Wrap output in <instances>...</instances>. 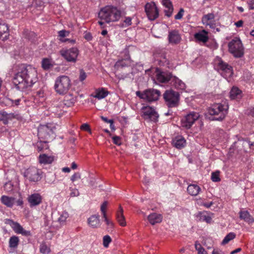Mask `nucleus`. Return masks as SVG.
<instances>
[{"mask_svg":"<svg viewBox=\"0 0 254 254\" xmlns=\"http://www.w3.org/2000/svg\"><path fill=\"white\" fill-rule=\"evenodd\" d=\"M126 11L123 8L113 5H108L102 8L98 13L99 17L106 22H116L121 17L125 16Z\"/></svg>","mask_w":254,"mask_h":254,"instance_id":"f03ea898","label":"nucleus"},{"mask_svg":"<svg viewBox=\"0 0 254 254\" xmlns=\"http://www.w3.org/2000/svg\"><path fill=\"white\" fill-rule=\"evenodd\" d=\"M47 140L40 141L37 142L36 146L38 151H41L44 149L48 148V145L47 144Z\"/></svg>","mask_w":254,"mask_h":254,"instance_id":"58836bf2","label":"nucleus"},{"mask_svg":"<svg viewBox=\"0 0 254 254\" xmlns=\"http://www.w3.org/2000/svg\"><path fill=\"white\" fill-rule=\"evenodd\" d=\"M103 244L104 247L108 248L109 244L111 242L112 239L109 235L104 236L103 239Z\"/></svg>","mask_w":254,"mask_h":254,"instance_id":"37998d69","label":"nucleus"},{"mask_svg":"<svg viewBox=\"0 0 254 254\" xmlns=\"http://www.w3.org/2000/svg\"><path fill=\"white\" fill-rule=\"evenodd\" d=\"M164 99L169 107H174L178 105L180 94L173 90H168L163 94Z\"/></svg>","mask_w":254,"mask_h":254,"instance_id":"0eeeda50","label":"nucleus"},{"mask_svg":"<svg viewBox=\"0 0 254 254\" xmlns=\"http://www.w3.org/2000/svg\"><path fill=\"white\" fill-rule=\"evenodd\" d=\"M214 68L225 78L231 77L233 73L230 64H214Z\"/></svg>","mask_w":254,"mask_h":254,"instance_id":"ddd939ff","label":"nucleus"},{"mask_svg":"<svg viewBox=\"0 0 254 254\" xmlns=\"http://www.w3.org/2000/svg\"><path fill=\"white\" fill-rule=\"evenodd\" d=\"M242 97V92L237 87H233L230 92L231 99H239Z\"/></svg>","mask_w":254,"mask_h":254,"instance_id":"bb28decb","label":"nucleus"},{"mask_svg":"<svg viewBox=\"0 0 254 254\" xmlns=\"http://www.w3.org/2000/svg\"><path fill=\"white\" fill-rule=\"evenodd\" d=\"M243 23H244L243 21L242 20H239L238 21L235 22V25L237 27H242L243 26Z\"/></svg>","mask_w":254,"mask_h":254,"instance_id":"69168bd1","label":"nucleus"},{"mask_svg":"<svg viewBox=\"0 0 254 254\" xmlns=\"http://www.w3.org/2000/svg\"><path fill=\"white\" fill-rule=\"evenodd\" d=\"M20 118L19 115L16 112L7 113L4 111L0 112V121L4 125H7L9 121L14 119L18 120Z\"/></svg>","mask_w":254,"mask_h":254,"instance_id":"2eb2a0df","label":"nucleus"},{"mask_svg":"<svg viewBox=\"0 0 254 254\" xmlns=\"http://www.w3.org/2000/svg\"><path fill=\"white\" fill-rule=\"evenodd\" d=\"M53 65V64H42V67L45 70H48Z\"/></svg>","mask_w":254,"mask_h":254,"instance_id":"e2e57ef3","label":"nucleus"},{"mask_svg":"<svg viewBox=\"0 0 254 254\" xmlns=\"http://www.w3.org/2000/svg\"><path fill=\"white\" fill-rule=\"evenodd\" d=\"M210 214L212 215V213L206 211L199 212L196 215V218L200 221H205L207 223H210L212 220V217L210 216Z\"/></svg>","mask_w":254,"mask_h":254,"instance_id":"5701e85b","label":"nucleus"},{"mask_svg":"<svg viewBox=\"0 0 254 254\" xmlns=\"http://www.w3.org/2000/svg\"><path fill=\"white\" fill-rule=\"evenodd\" d=\"M215 16L213 13H208L207 14L204 15L202 18V21L204 23L206 21L213 19L214 18Z\"/></svg>","mask_w":254,"mask_h":254,"instance_id":"c03bdc74","label":"nucleus"},{"mask_svg":"<svg viewBox=\"0 0 254 254\" xmlns=\"http://www.w3.org/2000/svg\"><path fill=\"white\" fill-rule=\"evenodd\" d=\"M195 248L196 250L197 251L198 254H207V252L201 246V245L197 242H195Z\"/></svg>","mask_w":254,"mask_h":254,"instance_id":"ea45409f","label":"nucleus"},{"mask_svg":"<svg viewBox=\"0 0 254 254\" xmlns=\"http://www.w3.org/2000/svg\"><path fill=\"white\" fill-rule=\"evenodd\" d=\"M84 38L88 41H90L92 39V36L89 32H86L84 36Z\"/></svg>","mask_w":254,"mask_h":254,"instance_id":"052dcab7","label":"nucleus"},{"mask_svg":"<svg viewBox=\"0 0 254 254\" xmlns=\"http://www.w3.org/2000/svg\"><path fill=\"white\" fill-rule=\"evenodd\" d=\"M228 103L226 100L221 103L213 104L208 108V113L214 116L211 120L222 121L228 114Z\"/></svg>","mask_w":254,"mask_h":254,"instance_id":"7ed1b4c3","label":"nucleus"},{"mask_svg":"<svg viewBox=\"0 0 254 254\" xmlns=\"http://www.w3.org/2000/svg\"><path fill=\"white\" fill-rule=\"evenodd\" d=\"M59 36L61 37H64L68 36L69 32L64 30H61L59 31Z\"/></svg>","mask_w":254,"mask_h":254,"instance_id":"5fc2aeb1","label":"nucleus"},{"mask_svg":"<svg viewBox=\"0 0 254 254\" xmlns=\"http://www.w3.org/2000/svg\"><path fill=\"white\" fill-rule=\"evenodd\" d=\"M19 242L18 238L16 236H12L10 237L9 241V246L10 248H15L18 246Z\"/></svg>","mask_w":254,"mask_h":254,"instance_id":"e433bc0d","label":"nucleus"},{"mask_svg":"<svg viewBox=\"0 0 254 254\" xmlns=\"http://www.w3.org/2000/svg\"><path fill=\"white\" fill-rule=\"evenodd\" d=\"M213 202L212 201H211L209 203H207V202H203L202 203V205L204 206V207H205L206 208H209L211 207V205H212L213 204Z\"/></svg>","mask_w":254,"mask_h":254,"instance_id":"0e129e2a","label":"nucleus"},{"mask_svg":"<svg viewBox=\"0 0 254 254\" xmlns=\"http://www.w3.org/2000/svg\"><path fill=\"white\" fill-rule=\"evenodd\" d=\"M37 76L36 70L29 64L21 72L15 74L12 82L18 90L23 91L32 86L37 81Z\"/></svg>","mask_w":254,"mask_h":254,"instance_id":"f257e3e1","label":"nucleus"},{"mask_svg":"<svg viewBox=\"0 0 254 254\" xmlns=\"http://www.w3.org/2000/svg\"><path fill=\"white\" fill-rule=\"evenodd\" d=\"M39 160L41 164H48L54 161V157L53 156H48L45 154H43L40 155Z\"/></svg>","mask_w":254,"mask_h":254,"instance_id":"c85d7f7f","label":"nucleus"},{"mask_svg":"<svg viewBox=\"0 0 254 254\" xmlns=\"http://www.w3.org/2000/svg\"><path fill=\"white\" fill-rule=\"evenodd\" d=\"M52 133V130L47 126H41L38 128V135L39 138L48 140Z\"/></svg>","mask_w":254,"mask_h":254,"instance_id":"f3484780","label":"nucleus"},{"mask_svg":"<svg viewBox=\"0 0 254 254\" xmlns=\"http://www.w3.org/2000/svg\"><path fill=\"white\" fill-rule=\"evenodd\" d=\"M194 37L197 41L205 43L208 40V32L206 30H203L201 31L196 33L194 35Z\"/></svg>","mask_w":254,"mask_h":254,"instance_id":"393cba45","label":"nucleus"},{"mask_svg":"<svg viewBox=\"0 0 254 254\" xmlns=\"http://www.w3.org/2000/svg\"><path fill=\"white\" fill-rule=\"evenodd\" d=\"M239 217L245 222L252 224L254 222V218L247 210H241L239 213Z\"/></svg>","mask_w":254,"mask_h":254,"instance_id":"4be33fe9","label":"nucleus"},{"mask_svg":"<svg viewBox=\"0 0 254 254\" xmlns=\"http://www.w3.org/2000/svg\"><path fill=\"white\" fill-rule=\"evenodd\" d=\"M220 172L217 171L215 172H213L211 174V180L214 182H218L220 181V178L219 177Z\"/></svg>","mask_w":254,"mask_h":254,"instance_id":"79ce46f5","label":"nucleus"},{"mask_svg":"<svg viewBox=\"0 0 254 254\" xmlns=\"http://www.w3.org/2000/svg\"><path fill=\"white\" fill-rule=\"evenodd\" d=\"M171 85L177 89L184 90L186 89V84L176 76H173L170 82Z\"/></svg>","mask_w":254,"mask_h":254,"instance_id":"412c9836","label":"nucleus"},{"mask_svg":"<svg viewBox=\"0 0 254 254\" xmlns=\"http://www.w3.org/2000/svg\"><path fill=\"white\" fill-rule=\"evenodd\" d=\"M200 190V187L197 185L191 184L190 185L187 189L188 193L192 196L197 195Z\"/></svg>","mask_w":254,"mask_h":254,"instance_id":"473e14b6","label":"nucleus"},{"mask_svg":"<svg viewBox=\"0 0 254 254\" xmlns=\"http://www.w3.org/2000/svg\"><path fill=\"white\" fill-rule=\"evenodd\" d=\"M229 51L235 58H241L244 55V47L240 39L235 38L228 44Z\"/></svg>","mask_w":254,"mask_h":254,"instance_id":"39448f33","label":"nucleus"},{"mask_svg":"<svg viewBox=\"0 0 254 254\" xmlns=\"http://www.w3.org/2000/svg\"><path fill=\"white\" fill-rule=\"evenodd\" d=\"M123 208L121 206H120L119 210L117 213L116 216L117 219L120 225L122 226H125L126 225V222L125 216L123 214Z\"/></svg>","mask_w":254,"mask_h":254,"instance_id":"c756f323","label":"nucleus"},{"mask_svg":"<svg viewBox=\"0 0 254 254\" xmlns=\"http://www.w3.org/2000/svg\"><path fill=\"white\" fill-rule=\"evenodd\" d=\"M8 30V27L2 19H0V37L6 33Z\"/></svg>","mask_w":254,"mask_h":254,"instance_id":"c9c22d12","label":"nucleus"},{"mask_svg":"<svg viewBox=\"0 0 254 254\" xmlns=\"http://www.w3.org/2000/svg\"><path fill=\"white\" fill-rule=\"evenodd\" d=\"M103 218L104 219V221L105 222H106V224L109 226H110L111 227H113V223L112 221H110V220H109L107 217V215H105V217H103Z\"/></svg>","mask_w":254,"mask_h":254,"instance_id":"680f3d73","label":"nucleus"},{"mask_svg":"<svg viewBox=\"0 0 254 254\" xmlns=\"http://www.w3.org/2000/svg\"><path fill=\"white\" fill-rule=\"evenodd\" d=\"M68 217V213L66 211H63L60 214V216L57 218L56 221H57L61 225H63L65 222Z\"/></svg>","mask_w":254,"mask_h":254,"instance_id":"f704fd0d","label":"nucleus"},{"mask_svg":"<svg viewBox=\"0 0 254 254\" xmlns=\"http://www.w3.org/2000/svg\"><path fill=\"white\" fill-rule=\"evenodd\" d=\"M212 254H224V252L220 250H214Z\"/></svg>","mask_w":254,"mask_h":254,"instance_id":"338daca9","label":"nucleus"},{"mask_svg":"<svg viewBox=\"0 0 254 254\" xmlns=\"http://www.w3.org/2000/svg\"><path fill=\"white\" fill-rule=\"evenodd\" d=\"M145 11L150 20H154L158 17V10L154 2L147 3L145 5Z\"/></svg>","mask_w":254,"mask_h":254,"instance_id":"f8f14e48","label":"nucleus"},{"mask_svg":"<svg viewBox=\"0 0 254 254\" xmlns=\"http://www.w3.org/2000/svg\"><path fill=\"white\" fill-rule=\"evenodd\" d=\"M40 251L43 254H48L50 252V249L46 244H42L40 246Z\"/></svg>","mask_w":254,"mask_h":254,"instance_id":"49530a36","label":"nucleus"},{"mask_svg":"<svg viewBox=\"0 0 254 254\" xmlns=\"http://www.w3.org/2000/svg\"><path fill=\"white\" fill-rule=\"evenodd\" d=\"M149 222L152 225H155L156 223H160L162 220V216L160 214L153 213L148 216Z\"/></svg>","mask_w":254,"mask_h":254,"instance_id":"a878e982","label":"nucleus"},{"mask_svg":"<svg viewBox=\"0 0 254 254\" xmlns=\"http://www.w3.org/2000/svg\"><path fill=\"white\" fill-rule=\"evenodd\" d=\"M235 237L236 234L234 233H229L224 238L221 243L222 245H225L228 243L231 240H233Z\"/></svg>","mask_w":254,"mask_h":254,"instance_id":"4c0bfd02","label":"nucleus"},{"mask_svg":"<svg viewBox=\"0 0 254 254\" xmlns=\"http://www.w3.org/2000/svg\"><path fill=\"white\" fill-rule=\"evenodd\" d=\"M114 144L120 145L121 144V138L118 136H115L112 137Z\"/></svg>","mask_w":254,"mask_h":254,"instance_id":"6e6d98bb","label":"nucleus"},{"mask_svg":"<svg viewBox=\"0 0 254 254\" xmlns=\"http://www.w3.org/2000/svg\"><path fill=\"white\" fill-rule=\"evenodd\" d=\"M109 92L104 88L98 89L95 91V95L93 97L99 100L103 99L108 96Z\"/></svg>","mask_w":254,"mask_h":254,"instance_id":"72a5a7b5","label":"nucleus"},{"mask_svg":"<svg viewBox=\"0 0 254 254\" xmlns=\"http://www.w3.org/2000/svg\"><path fill=\"white\" fill-rule=\"evenodd\" d=\"M79 192L77 189H72L71 190V192L70 193V196L71 197L77 196L79 195Z\"/></svg>","mask_w":254,"mask_h":254,"instance_id":"bf43d9fd","label":"nucleus"},{"mask_svg":"<svg viewBox=\"0 0 254 254\" xmlns=\"http://www.w3.org/2000/svg\"><path fill=\"white\" fill-rule=\"evenodd\" d=\"M42 197L39 193H33L29 195L28 201L30 207H33L39 205L42 202Z\"/></svg>","mask_w":254,"mask_h":254,"instance_id":"6ab92c4d","label":"nucleus"},{"mask_svg":"<svg viewBox=\"0 0 254 254\" xmlns=\"http://www.w3.org/2000/svg\"><path fill=\"white\" fill-rule=\"evenodd\" d=\"M71 86L69 77L66 75L58 77L55 82L54 88L56 92L60 95L66 94Z\"/></svg>","mask_w":254,"mask_h":254,"instance_id":"20e7f679","label":"nucleus"},{"mask_svg":"<svg viewBox=\"0 0 254 254\" xmlns=\"http://www.w3.org/2000/svg\"><path fill=\"white\" fill-rule=\"evenodd\" d=\"M199 117V115L198 113L194 112L190 113L182 119L181 122L182 127L187 129L190 128Z\"/></svg>","mask_w":254,"mask_h":254,"instance_id":"1a4fd4ad","label":"nucleus"},{"mask_svg":"<svg viewBox=\"0 0 254 254\" xmlns=\"http://www.w3.org/2000/svg\"><path fill=\"white\" fill-rule=\"evenodd\" d=\"M132 18L130 17H125V19L123 22V27H127L131 25Z\"/></svg>","mask_w":254,"mask_h":254,"instance_id":"de8ad7c7","label":"nucleus"},{"mask_svg":"<svg viewBox=\"0 0 254 254\" xmlns=\"http://www.w3.org/2000/svg\"><path fill=\"white\" fill-rule=\"evenodd\" d=\"M61 55L68 62H75L79 51L76 48H72L67 50H61Z\"/></svg>","mask_w":254,"mask_h":254,"instance_id":"9b49d317","label":"nucleus"},{"mask_svg":"<svg viewBox=\"0 0 254 254\" xmlns=\"http://www.w3.org/2000/svg\"><path fill=\"white\" fill-rule=\"evenodd\" d=\"M4 223L10 225L15 232L17 234H21L23 236H28L30 235V232L25 230L17 222H14L11 219H6L4 220Z\"/></svg>","mask_w":254,"mask_h":254,"instance_id":"dca6fc26","label":"nucleus"},{"mask_svg":"<svg viewBox=\"0 0 254 254\" xmlns=\"http://www.w3.org/2000/svg\"><path fill=\"white\" fill-rule=\"evenodd\" d=\"M13 185L10 182L6 183L4 185V189L6 191H10L12 190Z\"/></svg>","mask_w":254,"mask_h":254,"instance_id":"3c124183","label":"nucleus"},{"mask_svg":"<svg viewBox=\"0 0 254 254\" xmlns=\"http://www.w3.org/2000/svg\"><path fill=\"white\" fill-rule=\"evenodd\" d=\"M136 95L140 98L144 99L149 102L157 101L160 95V92L156 89H149L141 92L138 91Z\"/></svg>","mask_w":254,"mask_h":254,"instance_id":"423d86ee","label":"nucleus"},{"mask_svg":"<svg viewBox=\"0 0 254 254\" xmlns=\"http://www.w3.org/2000/svg\"><path fill=\"white\" fill-rule=\"evenodd\" d=\"M89 225L93 227L96 228L100 225V219L99 215H92L88 219Z\"/></svg>","mask_w":254,"mask_h":254,"instance_id":"7c9ffc66","label":"nucleus"},{"mask_svg":"<svg viewBox=\"0 0 254 254\" xmlns=\"http://www.w3.org/2000/svg\"><path fill=\"white\" fill-rule=\"evenodd\" d=\"M250 9L254 10V0H252L249 3Z\"/></svg>","mask_w":254,"mask_h":254,"instance_id":"774afa93","label":"nucleus"},{"mask_svg":"<svg viewBox=\"0 0 254 254\" xmlns=\"http://www.w3.org/2000/svg\"><path fill=\"white\" fill-rule=\"evenodd\" d=\"M63 103L62 105H64L66 109L68 107L72 106L76 101V98L71 95H67L64 97V100L62 101Z\"/></svg>","mask_w":254,"mask_h":254,"instance_id":"cd10ccee","label":"nucleus"},{"mask_svg":"<svg viewBox=\"0 0 254 254\" xmlns=\"http://www.w3.org/2000/svg\"><path fill=\"white\" fill-rule=\"evenodd\" d=\"M24 176L30 182H37L42 178V171L35 167L30 168L25 171Z\"/></svg>","mask_w":254,"mask_h":254,"instance_id":"6e6552de","label":"nucleus"},{"mask_svg":"<svg viewBox=\"0 0 254 254\" xmlns=\"http://www.w3.org/2000/svg\"><path fill=\"white\" fill-rule=\"evenodd\" d=\"M81 178V175H80V174L79 173H74L71 177V181L72 182H74L76 180H78L79 179H80Z\"/></svg>","mask_w":254,"mask_h":254,"instance_id":"864d4df0","label":"nucleus"},{"mask_svg":"<svg viewBox=\"0 0 254 254\" xmlns=\"http://www.w3.org/2000/svg\"><path fill=\"white\" fill-rule=\"evenodd\" d=\"M63 103L62 101L56 102L54 104V106L51 108V111L59 116H62L67 110L64 105H62Z\"/></svg>","mask_w":254,"mask_h":254,"instance_id":"a211bd4d","label":"nucleus"},{"mask_svg":"<svg viewBox=\"0 0 254 254\" xmlns=\"http://www.w3.org/2000/svg\"><path fill=\"white\" fill-rule=\"evenodd\" d=\"M123 54H124L125 55V58H122L121 60H119L116 64H118V63H121L122 64H125L124 62V61H127V60H129V59H130V57H129V54H128V51L126 49L124 50V51L123 52Z\"/></svg>","mask_w":254,"mask_h":254,"instance_id":"a19ab883","label":"nucleus"},{"mask_svg":"<svg viewBox=\"0 0 254 254\" xmlns=\"http://www.w3.org/2000/svg\"><path fill=\"white\" fill-rule=\"evenodd\" d=\"M143 117L145 120L149 119L152 122H156L158 118V114L155 109L149 106H143L141 108Z\"/></svg>","mask_w":254,"mask_h":254,"instance_id":"9d476101","label":"nucleus"},{"mask_svg":"<svg viewBox=\"0 0 254 254\" xmlns=\"http://www.w3.org/2000/svg\"><path fill=\"white\" fill-rule=\"evenodd\" d=\"M186 143V141L182 136H177L173 140V146L179 149L184 148Z\"/></svg>","mask_w":254,"mask_h":254,"instance_id":"b1692460","label":"nucleus"},{"mask_svg":"<svg viewBox=\"0 0 254 254\" xmlns=\"http://www.w3.org/2000/svg\"><path fill=\"white\" fill-rule=\"evenodd\" d=\"M184 12V10L183 8H181L179 11V12L175 16V18L176 19H180L182 18L183 13Z\"/></svg>","mask_w":254,"mask_h":254,"instance_id":"4d7b16f0","label":"nucleus"},{"mask_svg":"<svg viewBox=\"0 0 254 254\" xmlns=\"http://www.w3.org/2000/svg\"><path fill=\"white\" fill-rule=\"evenodd\" d=\"M162 4L165 8L173 7V4L170 0H162Z\"/></svg>","mask_w":254,"mask_h":254,"instance_id":"603ef678","label":"nucleus"},{"mask_svg":"<svg viewBox=\"0 0 254 254\" xmlns=\"http://www.w3.org/2000/svg\"><path fill=\"white\" fill-rule=\"evenodd\" d=\"M87 76V73L84 71V70L83 69H80L79 70V80L81 82H83L85 79L86 78Z\"/></svg>","mask_w":254,"mask_h":254,"instance_id":"a18cd8bd","label":"nucleus"},{"mask_svg":"<svg viewBox=\"0 0 254 254\" xmlns=\"http://www.w3.org/2000/svg\"><path fill=\"white\" fill-rule=\"evenodd\" d=\"M108 204V201H105L101 205L100 210L103 215V217H105V215H106V209L107 207Z\"/></svg>","mask_w":254,"mask_h":254,"instance_id":"09e8293b","label":"nucleus"},{"mask_svg":"<svg viewBox=\"0 0 254 254\" xmlns=\"http://www.w3.org/2000/svg\"><path fill=\"white\" fill-rule=\"evenodd\" d=\"M173 11V6L171 7H167L164 10V12L165 13V15L168 17H170Z\"/></svg>","mask_w":254,"mask_h":254,"instance_id":"8fccbe9b","label":"nucleus"},{"mask_svg":"<svg viewBox=\"0 0 254 254\" xmlns=\"http://www.w3.org/2000/svg\"><path fill=\"white\" fill-rule=\"evenodd\" d=\"M1 201L3 204L9 207H11L15 203V199L14 198L5 195L1 196Z\"/></svg>","mask_w":254,"mask_h":254,"instance_id":"2f4dec72","label":"nucleus"},{"mask_svg":"<svg viewBox=\"0 0 254 254\" xmlns=\"http://www.w3.org/2000/svg\"><path fill=\"white\" fill-rule=\"evenodd\" d=\"M155 73L157 81L160 83H166L171 81L173 77L172 73L168 71H162L158 68H155Z\"/></svg>","mask_w":254,"mask_h":254,"instance_id":"4468645a","label":"nucleus"},{"mask_svg":"<svg viewBox=\"0 0 254 254\" xmlns=\"http://www.w3.org/2000/svg\"><path fill=\"white\" fill-rule=\"evenodd\" d=\"M168 40L171 44H177L179 43L181 40V37L178 31L175 30L169 31Z\"/></svg>","mask_w":254,"mask_h":254,"instance_id":"aec40b11","label":"nucleus"},{"mask_svg":"<svg viewBox=\"0 0 254 254\" xmlns=\"http://www.w3.org/2000/svg\"><path fill=\"white\" fill-rule=\"evenodd\" d=\"M80 128L82 130L87 131L89 132L90 133H91V129L90 128L89 126L87 124H83L81 125Z\"/></svg>","mask_w":254,"mask_h":254,"instance_id":"13d9d810","label":"nucleus"}]
</instances>
